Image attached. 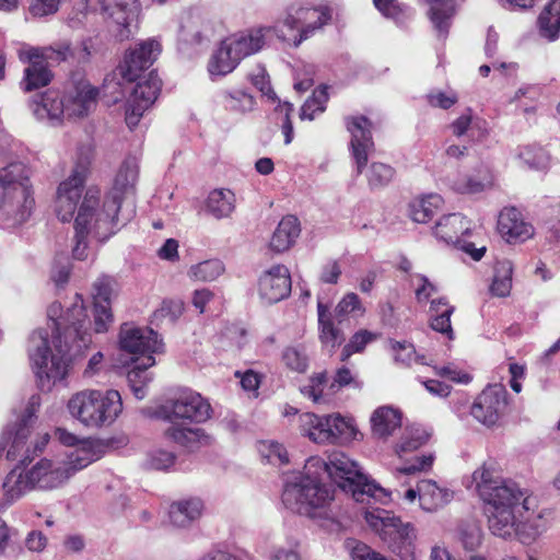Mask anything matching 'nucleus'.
I'll list each match as a JSON object with an SVG mask.
<instances>
[{
  "mask_svg": "<svg viewBox=\"0 0 560 560\" xmlns=\"http://www.w3.org/2000/svg\"><path fill=\"white\" fill-rule=\"evenodd\" d=\"M322 475L328 477L357 502H370L373 499L382 504L388 503L390 492L363 474L357 462L341 452L328 455L327 460L318 456L310 457L304 471L288 479L282 492V503L290 511L311 518L328 517L327 506L334 500V490L322 481Z\"/></svg>",
  "mask_w": 560,
  "mask_h": 560,
  "instance_id": "1",
  "label": "nucleus"
},
{
  "mask_svg": "<svg viewBox=\"0 0 560 560\" xmlns=\"http://www.w3.org/2000/svg\"><path fill=\"white\" fill-rule=\"evenodd\" d=\"M470 482L486 504L489 529L494 536H516L529 544L547 530V510H537L534 499L526 497L515 482L503 479L493 460L477 468Z\"/></svg>",
  "mask_w": 560,
  "mask_h": 560,
  "instance_id": "2",
  "label": "nucleus"
},
{
  "mask_svg": "<svg viewBox=\"0 0 560 560\" xmlns=\"http://www.w3.org/2000/svg\"><path fill=\"white\" fill-rule=\"evenodd\" d=\"M89 174V162L79 161L70 175L57 188L55 211L62 222H70L74 218L73 256L77 259L86 258L89 237L105 242L115 234L122 221L119 215L120 200L118 195L106 196L101 201V190L95 187L86 189L80 203L82 190Z\"/></svg>",
  "mask_w": 560,
  "mask_h": 560,
  "instance_id": "3",
  "label": "nucleus"
},
{
  "mask_svg": "<svg viewBox=\"0 0 560 560\" xmlns=\"http://www.w3.org/2000/svg\"><path fill=\"white\" fill-rule=\"evenodd\" d=\"M78 328L73 331L67 330L66 338L61 335H51L44 329L35 330L28 340V358L37 386L43 392H50L58 383L65 381L69 375L73 350L78 352L85 348L75 336Z\"/></svg>",
  "mask_w": 560,
  "mask_h": 560,
  "instance_id": "4",
  "label": "nucleus"
},
{
  "mask_svg": "<svg viewBox=\"0 0 560 560\" xmlns=\"http://www.w3.org/2000/svg\"><path fill=\"white\" fill-rule=\"evenodd\" d=\"M34 198L27 171L21 163L0 170V217L9 225L25 222L33 210Z\"/></svg>",
  "mask_w": 560,
  "mask_h": 560,
  "instance_id": "5",
  "label": "nucleus"
},
{
  "mask_svg": "<svg viewBox=\"0 0 560 560\" xmlns=\"http://www.w3.org/2000/svg\"><path fill=\"white\" fill-rule=\"evenodd\" d=\"M71 417L86 428L98 429L110 425L122 410L119 392L85 389L73 394L68 400Z\"/></svg>",
  "mask_w": 560,
  "mask_h": 560,
  "instance_id": "6",
  "label": "nucleus"
},
{
  "mask_svg": "<svg viewBox=\"0 0 560 560\" xmlns=\"http://www.w3.org/2000/svg\"><path fill=\"white\" fill-rule=\"evenodd\" d=\"M364 520L400 560H417V530L411 523H404L399 516L382 509L366 511Z\"/></svg>",
  "mask_w": 560,
  "mask_h": 560,
  "instance_id": "7",
  "label": "nucleus"
},
{
  "mask_svg": "<svg viewBox=\"0 0 560 560\" xmlns=\"http://www.w3.org/2000/svg\"><path fill=\"white\" fill-rule=\"evenodd\" d=\"M39 407V397L32 396L23 415L14 423L8 424L0 435V458L8 460H31L27 439L31 434L35 413Z\"/></svg>",
  "mask_w": 560,
  "mask_h": 560,
  "instance_id": "8",
  "label": "nucleus"
},
{
  "mask_svg": "<svg viewBox=\"0 0 560 560\" xmlns=\"http://www.w3.org/2000/svg\"><path fill=\"white\" fill-rule=\"evenodd\" d=\"M156 413L170 422L183 420L190 423H203L211 418L212 408L208 399L199 393L186 389L166 400Z\"/></svg>",
  "mask_w": 560,
  "mask_h": 560,
  "instance_id": "9",
  "label": "nucleus"
},
{
  "mask_svg": "<svg viewBox=\"0 0 560 560\" xmlns=\"http://www.w3.org/2000/svg\"><path fill=\"white\" fill-rule=\"evenodd\" d=\"M471 232V222L460 213H450L442 217L434 226V235L442 242L462 248L474 260H480L486 247H475L465 237Z\"/></svg>",
  "mask_w": 560,
  "mask_h": 560,
  "instance_id": "10",
  "label": "nucleus"
},
{
  "mask_svg": "<svg viewBox=\"0 0 560 560\" xmlns=\"http://www.w3.org/2000/svg\"><path fill=\"white\" fill-rule=\"evenodd\" d=\"M78 301L67 310V313L62 314V306L60 303H52L47 310V316L51 322V335H61V338H66V331L69 329L73 331V328H78L79 335L75 336L84 347L91 343V336L82 330L86 319L85 308L82 304V300L77 295Z\"/></svg>",
  "mask_w": 560,
  "mask_h": 560,
  "instance_id": "11",
  "label": "nucleus"
},
{
  "mask_svg": "<svg viewBox=\"0 0 560 560\" xmlns=\"http://www.w3.org/2000/svg\"><path fill=\"white\" fill-rule=\"evenodd\" d=\"M508 392L501 384L486 387L474 401L470 413L483 425L491 428L499 423L508 405Z\"/></svg>",
  "mask_w": 560,
  "mask_h": 560,
  "instance_id": "12",
  "label": "nucleus"
},
{
  "mask_svg": "<svg viewBox=\"0 0 560 560\" xmlns=\"http://www.w3.org/2000/svg\"><path fill=\"white\" fill-rule=\"evenodd\" d=\"M161 86L162 82L154 71L136 84L126 107V122L130 129L138 126L143 113L155 102Z\"/></svg>",
  "mask_w": 560,
  "mask_h": 560,
  "instance_id": "13",
  "label": "nucleus"
},
{
  "mask_svg": "<svg viewBox=\"0 0 560 560\" xmlns=\"http://www.w3.org/2000/svg\"><path fill=\"white\" fill-rule=\"evenodd\" d=\"M119 343L122 350L142 357L163 351V342L153 329L127 323L120 328Z\"/></svg>",
  "mask_w": 560,
  "mask_h": 560,
  "instance_id": "14",
  "label": "nucleus"
},
{
  "mask_svg": "<svg viewBox=\"0 0 560 560\" xmlns=\"http://www.w3.org/2000/svg\"><path fill=\"white\" fill-rule=\"evenodd\" d=\"M346 126L351 135L350 149L357 164L358 174L368 163L369 154L374 149L372 124L365 116L346 118Z\"/></svg>",
  "mask_w": 560,
  "mask_h": 560,
  "instance_id": "15",
  "label": "nucleus"
},
{
  "mask_svg": "<svg viewBox=\"0 0 560 560\" xmlns=\"http://www.w3.org/2000/svg\"><path fill=\"white\" fill-rule=\"evenodd\" d=\"M291 276L284 265H275L262 272L258 280V293L267 304L278 303L291 293Z\"/></svg>",
  "mask_w": 560,
  "mask_h": 560,
  "instance_id": "16",
  "label": "nucleus"
},
{
  "mask_svg": "<svg viewBox=\"0 0 560 560\" xmlns=\"http://www.w3.org/2000/svg\"><path fill=\"white\" fill-rule=\"evenodd\" d=\"M161 52V45L154 39L138 44L126 56L121 67V75L127 81H136L140 73L149 69Z\"/></svg>",
  "mask_w": 560,
  "mask_h": 560,
  "instance_id": "17",
  "label": "nucleus"
},
{
  "mask_svg": "<svg viewBox=\"0 0 560 560\" xmlns=\"http://www.w3.org/2000/svg\"><path fill=\"white\" fill-rule=\"evenodd\" d=\"M115 281L108 276H102L93 283L94 329L96 332L107 331L113 323L110 301L114 295Z\"/></svg>",
  "mask_w": 560,
  "mask_h": 560,
  "instance_id": "18",
  "label": "nucleus"
},
{
  "mask_svg": "<svg viewBox=\"0 0 560 560\" xmlns=\"http://www.w3.org/2000/svg\"><path fill=\"white\" fill-rule=\"evenodd\" d=\"M498 232L508 243L525 242L534 235V228L524 221L514 207L504 208L498 218Z\"/></svg>",
  "mask_w": 560,
  "mask_h": 560,
  "instance_id": "19",
  "label": "nucleus"
},
{
  "mask_svg": "<svg viewBox=\"0 0 560 560\" xmlns=\"http://www.w3.org/2000/svg\"><path fill=\"white\" fill-rule=\"evenodd\" d=\"M97 90L88 82L78 83L63 98L65 116L82 118L88 116L96 105Z\"/></svg>",
  "mask_w": 560,
  "mask_h": 560,
  "instance_id": "20",
  "label": "nucleus"
},
{
  "mask_svg": "<svg viewBox=\"0 0 560 560\" xmlns=\"http://www.w3.org/2000/svg\"><path fill=\"white\" fill-rule=\"evenodd\" d=\"M26 474L33 483L34 489H55L61 486L67 479V472L60 464H54L47 458L37 462Z\"/></svg>",
  "mask_w": 560,
  "mask_h": 560,
  "instance_id": "21",
  "label": "nucleus"
},
{
  "mask_svg": "<svg viewBox=\"0 0 560 560\" xmlns=\"http://www.w3.org/2000/svg\"><path fill=\"white\" fill-rule=\"evenodd\" d=\"M102 457L101 445L91 440H82L68 455L67 460L61 463L62 470L69 479L77 471L88 467L91 463Z\"/></svg>",
  "mask_w": 560,
  "mask_h": 560,
  "instance_id": "22",
  "label": "nucleus"
},
{
  "mask_svg": "<svg viewBox=\"0 0 560 560\" xmlns=\"http://www.w3.org/2000/svg\"><path fill=\"white\" fill-rule=\"evenodd\" d=\"M65 102L56 91H47L42 95L35 96L30 106L33 114L39 120H46L51 125L61 122L65 116Z\"/></svg>",
  "mask_w": 560,
  "mask_h": 560,
  "instance_id": "23",
  "label": "nucleus"
},
{
  "mask_svg": "<svg viewBox=\"0 0 560 560\" xmlns=\"http://www.w3.org/2000/svg\"><path fill=\"white\" fill-rule=\"evenodd\" d=\"M305 16V28H302V35L293 34L292 36H288L287 33L281 30L279 26H273L272 28H267V32L273 31L276 35L282 39L283 42L292 43L295 47H298L304 39H307L314 31L320 28L323 25L327 24L330 20V13L326 8H307Z\"/></svg>",
  "mask_w": 560,
  "mask_h": 560,
  "instance_id": "24",
  "label": "nucleus"
},
{
  "mask_svg": "<svg viewBox=\"0 0 560 560\" xmlns=\"http://www.w3.org/2000/svg\"><path fill=\"white\" fill-rule=\"evenodd\" d=\"M420 508L428 513L439 511L453 500V491L431 479L420 481Z\"/></svg>",
  "mask_w": 560,
  "mask_h": 560,
  "instance_id": "25",
  "label": "nucleus"
},
{
  "mask_svg": "<svg viewBox=\"0 0 560 560\" xmlns=\"http://www.w3.org/2000/svg\"><path fill=\"white\" fill-rule=\"evenodd\" d=\"M329 415L304 412L299 416V429L303 436L317 444H329Z\"/></svg>",
  "mask_w": 560,
  "mask_h": 560,
  "instance_id": "26",
  "label": "nucleus"
},
{
  "mask_svg": "<svg viewBox=\"0 0 560 560\" xmlns=\"http://www.w3.org/2000/svg\"><path fill=\"white\" fill-rule=\"evenodd\" d=\"M20 58L28 62V66L24 70L23 81L21 82L25 91L30 92L50 83L52 74L46 63L37 58H32V56L25 51L20 55Z\"/></svg>",
  "mask_w": 560,
  "mask_h": 560,
  "instance_id": "27",
  "label": "nucleus"
},
{
  "mask_svg": "<svg viewBox=\"0 0 560 560\" xmlns=\"http://www.w3.org/2000/svg\"><path fill=\"white\" fill-rule=\"evenodd\" d=\"M140 12L141 5L138 0L120 1L109 9V16L118 26H121L119 32L121 39L129 37L131 34L129 27L138 24Z\"/></svg>",
  "mask_w": 560,
  "mask_h": 560,
  "instance_id": "28",
  "label": "nucleus"
},
{
  "mask_svg": "<svg viewBox=\"0 0 560 560\" xmlns=\"http://www.w3.org/2000/svg\"><path fill=\"white\" fill-rule=\"evenodd\" d=\"M300 232V223L296 217H283L271 236L270 249L276 253L288 250L295 243Z\"/></svg>",
  "mask_w": 560,
  "mask_h": 560,
  "instance_id": "29",
  "label": "nucleus"
},
{
  "mask_svg": "<svg viewBox=\"0 0 560 560\" xmlns=\"http://www.w3.org/2000/svg\"><path fill=\"white\" fill-rule=\"evenodd\" d=\"M319 340L325 348L332 353L343 341L345 334L334 324L329 315V308L320 301L317 303Z\"/></svg>",
  "mask_w": 560,
  "mask_h": 560,
  "instance_id": "30",
  "label": "nucleus"
},
{
  "mask_svg": "<svg viewBox=\"0 0 560 560\" xmlns=\"http://www.w3.org/2000/svg\"><path fill=\"white\" fill-rule=\"evenodd\" d=\"M455 307L450 304L446 298H439L431 301L430 304V326L433 330L446 336L447 339H454V331L451 324V316Z\"/></svg>",
  "mask_w": 560,
  "mask_h": 560,
  "instance_id": "31",
  "label": "nucleus"
},
{
  "mask_svg": "<svg viewBox=\"0 0 560 560\" xmlns=\"http://www.w3.org/2000/svg\"><path fill=\"white\" fill-rule=\"evenodd\" d=\"M400 425L401 415L392 407H380L371 416L372 434L375 438L386 439Z\"/></svg>",
  "mask_w": 560,
  "mask_h": 560,
  "instance_id": "32",
  "label": "nucleus"
},
{
  "mask_svg": "<svg viewBox=\"0 0 560 560\" xmlns=\"http://www.w3.org/2000/svg\"><path fill=\"white\" fill-rule=\"evenodd\" d=\"M262 32V28L250 31L247 34L231 36L225 42L241 61L243 58L256 54L262 48L265 44V34Z\"/></svg>",
  "mask_w": 560,
  "mask_h": 560,
  "instance_id": "33",
  "label": "nucleus"
},
{
  "mask_svg": "<svg viewBox=\"0 0 560 560\" xmlns=\"http://www.w3.org/2000/svg\"><path fill=\"white\" fill-rule=\"evenodd\" d=\"M236 198L232 190L215 188L206 200V211L215 219L229 218L235 210Z\"/></svg>",
  "mask_w": 560,
  "mask_h": 560,
  "instance_id": "34",
  "label": "nucleus"
},
{
  "mask_svg": "<svg viewBox=\"0 0 560 560\" xmlns=\"http://www.w3.org/2000/svg\"><path fill=\"white\" fill-rule=\"evenodd\" d=\"M452 133L460 138L468 136L471 140L480 141L488 135L485 122L477 117H474L470 108H467L459 117H457L451 125Z\"/></svg>",
  "mask_w": 560,
  "mask_h": 560,
  "instance_id": "35",
  "label": "nucleus"
},
{
  "mask_svg": "<svg viewBox=\"0 0 560 560\" xmlns=\"http://www.w3.org/2000/svg\"><path fill=\"white\" fill-rule=\"evenodd\" d=\"M203 504L200 499L192 498L175 502L171 505L168 515L174 526L186 527L200 517Z\"/></svg>",
  "mask_w": 560,
  "mask_h": 560,
  "instance_id": "36",
  "label": "nucleus"
},
{
  "mask_svg": "<svg viewBox=\"0 0 560 560\" xmlns=\"http://www.w3.org/2000/svg\"><path fill=\"white\" fill-rule=\"evenodd\" d=\"M329 444L350 443L360 434L353 420L339 413L329 415Z\"/></svg>",
  "mask_w": 560,
  "mask_h": 560,
  "instance_id": "37",
  "label": "nucleus"
},
{
  "mask_svg": "<svg viewBox=\"0 0 560 560\" xmlns=\"http://www.w3.org/2000/svg\"><path fill=\"white\" fill-rule=\"evenodd\" d=\"M539 34L555 40L560 32V0H550L538 16Z\"/></svg>",
  "mask_w": 560,
  "mask_h": 560,
  "instance_id": "38",
  "label": "nucleus"
},
{
  "mask_svg": "<svg viewBox=\"0 0 560 560\" xmlns=\"http://www.w3.org/2000/svg\"><path fill=\"white\" fill-rule=\"evenodd\" d=\"M154 364L153 355L137 358L133 368L128 372L127 380L137 399L144 398V385L151 381L147 370Z\"/></svg>",
  "mask_w": 560,
  "mask_h": 560,
  "instance_id": "39",
  "label": "nucleus"
},
{
  "mask_svg": "<svg viewBox=\"0 0 560 560\" xmlns=\"http://www.w3.org/2000/svg\"><path fill=\"white\" fill-rule=\"evenodd\" d=\"M172 424L165 430L164 434L165 436L188 448V450H195L197 448L202 439H206L205 432L202 429L199 428H191L186 425H179L175 422H171Z\"/></svg>",
  "mask_w": 560,
  "mask_h": 560,
  "instance_id": "40",
  "label": "nucleus"
},
{
  "mask_svg": "<svg viewBox=\"0 0 560 560\" xmlns=\"http://www.w3.org/2000/svg\"><path fill=\"white\" fill-rule=\"evenodd\" d=\"M139 166L135 159L126 160L120 166L114 183L112 191L107 196L118 195L122 200V195L131 192L138 179Z\"/></svg>",
  "mask_w": 560,
  "mask_h": 560,
  "instance_id": "41",
  "label": "nucleus"
},
{
  "mask_svg": "<svg viewBox=\"0 0 560 560\" xmlns=\"http://www.w3.org/2000/svg\"><path fill=\"white\" fill-rule=\"evenodd\" d=\"M443 199L438 194L417 198L409 205L410 217L415 222H428L442 207Z\"/></svg>",
  "mask_w": 560,
  "mask_h": 560,
  "instance_id": "42",
  "label": "nucleus"
},
{
  "mask_svg": "<svg viewBox=\"0 0 560 560\" xmlns=\"http://www.w3.org/2000/svg\"><path fill=\"white\" fill-rule=\"evenodd\" d=\"M240 62L225 40L211 57L208 69L211 75H225L234 70Z\"/></svg>",
  "mask_w": 560,
  "mask_h": 560,
  "instance_id": "43",
  "label": "nucleus"
},
{
  "mask_svg": "<svg viewBox=\"0 0 560 560\" xmlns=\"http://www.w3.org/2000/svg\"><path fill=\"white\" fill-rule=\"evenodd\" d=\"M455 13L453 0H433L430 8V20L441 37H446L450 28V21Z\"/></svg>",
  "mask_w": 560,
  "mask_h": 560,
  "instance_id": "44",
  "label": "nucleus"
},
{
  "mask_svg": "<svg viewBox=\"0 0 560 560\" xmlns=\"http://www.w3.org/2000/svg\"><path fill=\"white\" fill-rule=\"evenodd\" d=\"M33 489V483L31 482L26 471L20 470L19 468L12 469L7 475L3 482L5 495L12 501L20 499Z\"/></svg>",
  "mask_w": 560,
  "mask_h": 560,
  "instance_id": "45",
  "label": "nucleus"
},
{
  "mask_svg": "<svg viewBox=\"0 0 560 560\" xmlns=\"http://www.w3.org/2000/svg\"><path fill=\"white\" fill-rule=\"evenodd\" d=\"M430 438V433L420 425L407 427L396 445V453L402 456L406 453L413 452L424 445Z\"/></svg>",
  "mask_w": 560,
  "mask_h": 560,
  "instance_id": "46",
  "label": "nucleus"
},
{
  "mask_svg": "<svg viewBox=\"0 0 560 560\" xmlns=\"http://www.w3.org/2000/svg\"><path fill=\"white\" fill-rule=\"evenodd\" d=\"M32 58H37L48 66L49 62H60L70 55V44L68 42L57 43L45 47H33L26 50Z\"/></svg>",
  "mask_w": 560,
  "mask_h": 560,
  "instance_id": "47",
  "label": "nucleus"
},
{
  "mask_svg": "<svg viewBox=\"0 0 560 560\" xmlns=\"http://www.w3.org/2000/svg\"><path fill=\"white\" fill-rule=\"evenodd\" d=\"M513 265L510 260L499 261L495 266V273L490 287L492 294L504 298L512 289Z\"/></svg>",
  "mask_w": 560,
  "mask_h": 560,
  "instance_id": "48",
  "label": "nucleus"
},
{
  "mask_svg": "<svg viewBox=\"0 0 560 560\" xmlns=\"http://www.w3.org/2000/svg\"><path fill=\"white\" fill-rule=\"evenodd\" d=\"M306 7L302 5H290L285 12L284 18L279 21L275 26H279L283 30L288 36L293 34L302 35V28H305V14Z\"/></svg>",
  "mask_w": 560,
  "mask_h": 560,
  "instance_id": "49",
  "label": "nucleus"
},
{
  "mask_svg": "<svg viewBox=\"0 0 560 560\" xmlns=\"http://www.w3.org/2000/svg\"><path fill=\"white\" fill-rule=\"evenodd\" d=\"M281 359L283 364L293 372L304 373L308 368L310 358L304 345L284 348Z\"/></svg>",
  "mask_w": 560,
  "mask_h": 560,
  "instance_id": "50",
  "label": "nucleus"
},
{
  "mask_svg": "<svg viewBox=\"0 0 560 560\" xmlns=\"http://www.w3.org/2000/svg\"><path fill=\"white\" fill-rule=\"evenodd\" d=\"M224 270L225 268L221 260L209 259L191 266L188 275L192 280L207 282L218 279Z\"/></svg>",
  "mask_w": 560,
  "mask_h": 560,
  "instance_id": "51",
  "label": "nucleus"
},
{
  "mask_svg": "<svg viewBox=\"0 0 560 560\" xmlns=\"http://www.w3.org/2000/svg\"><path fill=\"white\" fill-rule=\"evenodd\" d=\"M518 158L532 170L545 171L549 167L550 156L546 150L527 145L520 150Z\"/></svg>",
  "mask_w": 560,
  "mask_h": 560,
  "instance_id": "52",
  "label": "nucleus"
},
{
  "mask_svg": "<svg viewBox=\"0 0 560 560\" xmlns=\"http://www.w3.org/2000/svg\"><path fill=\"white\" fill-rule=\"evenodd\" d=\"M223 104L226 109L240 114L250 112L254 108V97L243 90H233L225 92Z\"/></svg>",
  "mask_w": 560,
  "mask_h": 560,
  "instance_id": "53",
  "label": "nucleus"
},
{
  "mask_svg": "<svg viewBox=\"0 0 560 560\" xmlns=\"http://www.w3.org/2000/svg\"><path fill=\"white\" fill-rule=\"evenodd\" d=\"M328 101L326 88L316 89L312 96L305 101L301 107L300 118L302 120H313L317 114L325 110V104Z\"/></svg>",
  "mask_w": 560,
  "mask_h": 560,
  "instance_id": "54",
  "label": "nucleus"
},
{
  "mask_svg": "<svg viewBox=\"0 0 560 560\" xmlns=\"http://www.w3.org/2000/svg\"><path fill=\"white\" fill-rule=\"evenodd\" d=\"M395 170L384 163H372L366 172V178L372 189L382 188L390 183Z\"/></svg>",
  "mask_w": 560,
  "mask_h": 560,
  "instance_id": "55",
  "label": "nucleus"
},
{
  "mask_svg": "<svg viewBox=\"0 0 560 560\" xmlns=\"http://www.w3.org/2000/svg\"><path fill=\"white\" fill-rule=\"evenodd\" d=\"M376 338L373 332L361 329L357 331L341 350L340 361L346 362L352 354L362 352L368 343Z\"/></svg>",
  "mask_w": 560,
  "mask_h": 560,
  "instance_id": "56",
  "label": "nucleus"
},
{
  "mask_svg": "<svg viewBox=\"0 0 560 560\" xmlns=\"http://www.w3.org/2000/svg\"><path fill=\"white\" fill-rule=\"evenodd\" d=\"M390 345L396 362L404 365H411L412 363L429 364L424 355L416 353L415 347L411 343L392 341Z\"/></svg>",
  "mask_w": 560,
  "mask_h": 560,
  "instance_id": "57",
  "label": "nucleus"
},
{
  "mask_svg": "<svg viewBox=\"0 0 560 560\" xmlns=\"http://www.w3.org/2000/svg\"><path fill=\"white\" fill-rule=\"evenodd\" d=\"M260 455L272 465H284L289 463L288 452L282 444L275 441H265L259 445Z\"/></svg>",
  "mask_w": 560,
  "mask_h": 560,
  "instance_id": "58",
  "label": "nucleus"
},
{
  "mask_svg": "<svg viewBox=\"0 0 560 560\" xmlns=\"http://www.w3.org/2000/svg\"><path fill=\"white\" fill-rule=\"evenodd\" d=\"M175 463L174 453L163 450L155 448L147 454L144 466L148 469L153 470H166L172 467Z\"/></svg>",
  "mask_w": 560,
  "mask_h": 560,
  "instance_id": "59",
  "label": "nucleus"
},
{
  "mask_svg": "<svg viewBox=\"0 0 560 560\" xmlns=\"http://www.w3.org/2000/svg\"><path fill=\"white\" fill-rule=\"evenodd\" d=\"M327 382L325 372L313 375L308 383L301 387V393L312 399L314 402H319L323 396V389Z\"/></svg>",
  "mask_w": 560,
  "mask_h": 560,
  "instance_id": "60",
  "label": "nucleus"
},
{
  "mask_svg": "<svg viewBox=\"0 0 560 560\" xmlns=\"http://www.w3.org/2000/svg\"><path fill=\"white\" fill-rule=\"evenodd\" d=\"M336 313L338 316L353 315L361 316L364 307L355 293H348L337 305Z\"/></svg>",
  "mask_w": 560,
  "mask_h": 560,
  "instance_id": "61",
  "label": "nucleus"
},
{
  "mask_svg": "<svg viewBox=\"0 0 560 560\" xmlns=\"http://www.w3.org/2000/svg\"><path fill=\"white\" fill-rule=\"evenodd\" d=\"M460 540L467 550L477 549L482 542V530L477 524H468L460 529Z\"/></svg>",
  "mask_w": 560,
  "mask_h": 560,
  "instance_id": "62",
  "label": "nucleus"
},
{
  "mask_svg": "<svg viewBox=\"0 0 560 560\" xmlns=\"http://www.w3.org/2000/svg\"><path fill=\"white\" fill-rule=\"evenodd\" d=\"M490 182L478 180L472 176H464L454 182L453 187L460 194H477L483 191Z\"/></svg>",
  "mask_w": 560,
  "mask_h": 560,
  "instance_id": "63",
  "label": "nucleus"
},
{
  "mask_svg": "<svg viewBox=\"0 0 560 560\" xmlns=\"http://www.w3.org/2000/svg\"><path fill=\"white\" fill-rule=\"evenodd\" d=\"M351 557L353 560H388L370 546L359 541H355L353 546H351Z\"/></svg>",
  "mask_w": 560,
  "mask_h": 560,
  "instance_id": "64",
  "label": "nucleus"
}]
</instances>
